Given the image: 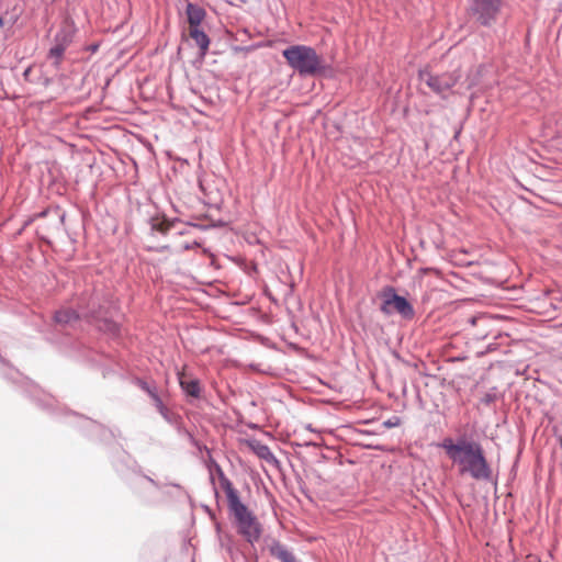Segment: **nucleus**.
<instances>
[{
  "mask_svg": "<svg viewBox=\"0 0 562 562\" xmlns=\"http://www.w3.org/2000/svg\"><path fill=\"white\" fill-rule=\"evenodd\" d=\"M437 447L445 450L448 459L458 468L460 475L485 483L494 481L493 469L479 441L469 440L465 436L457 439L445 437Z\"/></svg>",
  "mask_w": 562,
  "mask_h": 562,
  "instance_id": "nucleus-1",
  "label": "nucleus"
},
{
  "mask_svg": "<svg viewBox=\"0 0 562 562\" xmlns=\"http://www.w3.org/2000/svg\"><path fill=\"white\" fill-rule=\"evenodd\" d=\"M215 469L221 487L226 494L228 512L233 517L236 530L248 543L254 546L260 539L261 525L255 514L241 502L237 490L225 475L220 464L215 463Z\"/></svg>",
  "mask_w": 562,
  "mask_h": 562,
  "instance_id": "nucleus-2",
  "label": "nucleus"
},
{
  "mask_svg": "<svg viewBox=\"0 0 562 562\" xmlns=\"http://www.w3.org/2000/svg\"><path fill=\"white\" fill-rule=\"evenodd\" d=\"M110 306L111 302L104 301L102 303L97 295H90L89 297L82 295L78 299L76 308L70 307L55 312L54 321L58 325H72L80 318L103 321V326L100 328L112 335H117L120 334L119 324L108 318L111 315Z\"/></svg>",
  "mask_w": 562,
  "mask_h": 562,
  "instance_id": "nucleus-3",
  "label": "nucleus"
},
{
  "mask_svg": "<svg viewBox=\"0 0 562 562\" xmlns=\"http://www.w3.org/2000/svg\"><path fill=\"white\" fill-rule=\"evenodd\" d=\"M289 66L302 77H315L326 70V65L321 55L311 46L292 45L282 52Z\"/></svg>",
  "mask_w": 562,
  "mask_h": 562,
  "instance_id": "nucleus-4",
  "label": "nucleus"
},
{
  "mask_svg": "<svg viewBox=\"0 0 562 562\" xmlns=\"http://www.w3.org/2000/svg\"><path fill=\"white\" fill-rule=\"evenodd\" d=\"M380 300V312L385 316L398 314L403 319L411 321L415 317L413 304L404 296L397 293L394 286L386 285L376 293Z\"/></svg>",
  "mask_w": 562,
  "mask_h": 562,
  "instance_id": "nucleus-5",
  "label": "nucleus"
},
{
  "mask_svg": "<svg viewBox=\"0 0 562 562\" xmlns=\"http://www.w3.org/2000/svg\"><path fill=\"white\" fill-rule=\"evenodd\" d=\"M0 364L2 368L0 369V375L7 380L10 381L12 384L15 385V389L18 392H20L21 395H23L25 398L30 400L31 403L35 401L33 396V391L35 389L34 382L25 376L22 372H20L18 369L12 367L10 362L4 359L0 355Z\"/></svg>",
  "mask_w": 562,
  "mask_h": 562,
  "instance_id": "nucleus-6",
  "label": "nucleus"
},
{
  "mask_svg": "<svg viewBox=\"0 0 562 562\" xmlns=\"http://www.w3.org/2000/svg\"><path fill=\"white\" fill-rule=\"evenodd\" d=\"M420 79L434 92L441 94L445 91L451 89L458 82V80L460 79V74L458 71H453L435 76L429 72H422Z\"/></svg>",
  "mask_w": 562,
  "mask_h": 562,
  "instance_id": "nucleus-7",
  "label": "nucleus"
},
{
  "mask_svg": "<svg viewBox=\"0 0 562 562\" xmlns=\"http://www.w3.org/2000/svg\"><path fill=\"white\" fill-rule=\"evenodd\" d=\"M68 417L71 418V424L79 426L87 432V435L91 437H98L101 440H106L109 437L113 436L111 430L106 429L103 425L86 416L78 415L76 413H70L68 414Z\"/></svg>",
  "mask_w": 562,
  "mask_h": 562,
  "instance_id": "nucleus-8",
  "label": "nucleus"
},
{
  "mask_svg": "<svg viewBox=\"0 0 562 562\" xmlns=\"http://www.w3.org/2000/svg\"><path fill=\"white\" fill-rule=\"evenodd\" d=\"M501 9V0H474L473 11L483 25H490Z\"/></svg>",
  "mask_w": 562,
  "mask_h": 562,
  "instance_id": "nucleus-9",
  "label": "nucleus"
},
{
  "mask_svg": "<svg viewBox=\"0 0 562 562\" xmlns=\"http://www.w3.org/2000/svg\"><path fill=\"white\" fill-rule=\"evenodd\" d=\"M138 385L143 391H145L150 398L154 401L155 406L157 407L160 415L167 420L168 423L172 424L173 419L168 411V408L165 406L162 400L160 398L159 394L157 393V390L155 386L149 385L144 380H138Z\"/></svg>",
  "mask_w": 562,
  "mask_h": 562,
  "instance_id": "nucleus-10",
  "label": "nucleus"
},
{
  "mask_svg": "<svg viewBox=\"0 0 562 562\" xmlns=\"http://www.w3.org/2000/svg\"><path fill=\"white\" fill-rule=\"evenodd\" d=\"M247 446L259 459L270 464H277L279 462L271 449L260 440L249 439L247 440Z\"/></svg>",
  "mask_w": 562,
  "mask_h": 562,
  "instance_id": "nucleus-11",
  "label": "nucleus"
},
{
  "mask_svg": "<svg viewBox=\"0 0 562 562\" xmlns=\"http://www.w3.org/2000/svg\"><path fill=\"white\" fill-rule=\"evenodd\" d=\"M179 384L187 397L200 398L202 393L201 383L198 379H186L183 374H179Z\"/></svg>",
  "mask_w": 562,
  "mask_h": 562,
  "instance_id": "nucleus-12",
  "label": "nucleus"
},
{
  "mask_svg": "<svg viewBox=\"0 0 562 562\" xmlns=\"http://www.w3.org/2000/svg\"><path fill=\"white\" fill-rule=\"evenodd\" d=\"M268 549L270 554L280 562H297L293 552L278 540H272Z\"/></svg>",
  "mask_w": 562,
  "mask_h": 562,
  "instance_id": "nucleus-13",
  "label": "nucleus"
},
{
  "mask_svg": "<svg viewBox=\"0 0 562 562\" xmlns=\"http://www.w3.org/2000/svg\"><path fill=\"white\" fill-rule=\"evenodd\" d=\"M186 12L188 16L189 27L200 26L201 22L205 18L204 9L193 3H188Z\"/></svg>",
  "mask_w": 562,
  "mask_h": 562,
  "instance_id": "nucleus-14",
  "label": "nucleus"
},
{
  "mask_svg": "<svg viewBox=\"0 0 562 562\" xmlns=\"http://www.w3.org/2000/svg\"><path fill=\"white\" fill-rule=\"evenodd\" d=\"M189 36L199 46L201 55L204 56L209 49L210 38L209 36L198 27H189Z\"/></svg>",
  "mask_w": 562,
  "mask_h": 562,
  "instance_id": "nucleus-15",
  "label": "nucleus"
},
{
  "mask_svg": "<svg viewBox=\"0 0 562 562\" xmlns=\"http://www.w3.org/2000/svg\"><path fill=\"white\" fill-rule=\"evenodd\" d=\"M56 401L53 397H48L47 400L40 398V394L37 393V408H42L47 412H54L56 409Z\"/></svg>",
  "mask_w": 562,
  "mask_h": 562,
  "instance_id": "nucleus-16",
  "label": "nucleus"
},
{
  "mask_svg": "<svg viewBox=\"0 0 562 562\" xmlns=\"http://www.w3.org/2000/svg\"><path fill=\"white\" fill-rule=\"evenodd\" d=\"M64 52H65V45L56 44L54 47H52L49 49L48 57L54 59V64H58Z\"/></svg>",
  "mask_w": 562,
  "mask_h": 562,
  "instance_id": "nucleus-17",
  "label": "nucleus"
},
{
  "mask_svg": "<svg viewBox=\"0 0 562 562\" xmlns=\"http://www.w3.org/2000/svg\"><path fill=\"white\" fill-rule=\"evenodd\" d=\"M133 472H134V473H136V474H139L143 481H146L147 483H149V484H150L151 486H154L155 488L160 490V488L162 487V485H161L159 482L155 481V480H154V479H151L150 476L143 475V474L140 473V468H139V467H135V469L133 470Z\"/></svg>",
  "mask_w": 562,
  "mask_h": 562,
  "instance_id": "nucleus-18",
  "label": "nucleus"
},
{
  "mask_svg": "<svg viewBox=\"0 0 562 562\" xmlns=\"http://www.w3.org/2000/svg\"><path fill=\"white\" fill-rule=\"evenodd\" d=\"M494 390H495V389H493V390H491V391L486 392V393L483 395V397L481 398V403H482V404H484V405L488 406V405H491L492 403H494V402L496 401L497 395H496V393H495V391H494Z\"/></svg>",
  "mask_w": 562,
  "mask_h": 562,
  "instance_id": "nucleus-19",
  "label": "nucleus"
},
{
  "mask_svg": "<svg viewBox=\"0 0 562 562\" xmlns=\"http://www.w3.org/2000/svg\"><path fill=\"white\" fill-rule=\"evenodd\" d=\"M401 425V418L398 416H392L383 422L385 428H394Z\"/></svg>",
  "mask_w": 562,
  "mask_h": 562,
  "instance_id": "nucleus-20",
  "label": "nucleus"
},
{
  "mask_svg": "<svg viewBox=\"0 0 562 562\" xmlns=\"http://www.w3.org/2000/svg\"><path fill=\"white\" fill-rule=\"evenodd\" d=\"M169 485L176 490V494H175L176 497L181 498V497L188 496L187 491L180 484L170 483Z\"/></svg>",
  "mask_w": 562,
  "mask_h": 562,
  "instance_id": "nucleus-21",
  "label": "nucleus"
},
{
  "mask_svg": "<svg viewBox=\"0 0 562 562\" xmlns=\"http://www.w3.org/2000/svg\"><path fill=\"white\" fill-rule=\"evenodd\" d=\"M486 319V317L484 315H474V316H471L468 322L470 325L472 326H475L477 323L482 322Z\"/></svg>",
  "mask_w": 562,
  "mask_h": 562,
  "instance_id": "nucleus-22",
  "label": "nucleus"
},
{
  "mask_svg": "<svg viewBox=\"0 0 562 562\" xmlns=\"http://www.w3.org/2000/svg\"><path fill=\"white\" fill-rule=\"evenodd\" d=\"M425 274L428 277V278H434V279H439L441 278L440 277V272L438 270H435V269H427L425 270Z\"/></svg>",
  "mask_w": 562,
  "mask_h": 562,
  "instance_id": "nucleus-23",
  "label": "nucleus"
},
{
  "mask_svg": "<svg viewBox=\"0 0 562 562\" xmlns=\"http://www.w3.org/2000/svg\"><path fill=\"white\" fill-rule=\"evenodd\" d=\"M494 284L497 285V288H501L503 290H509L512 292H517L518 290L521 289V284L520 285L514 284V286H512V288H505L504 286L505 283H502V282L494 283Z\"/></svg>",
  "mask_w": 562,
  "mask_h": 562,
  "instance_id": "nucleus-24",
  "label": "nucleus"
},
{
  "mask_svg": "<svg viewBox=\"0 0 562 562\" xmlns=\"http://www.w3.org/2000/svg\"><path fill=\"white\" fill-rule=\"evenodd\" d=\"M158 228H159L161 232H168V231L172 229V228H173V226H172V225H169V224L165 225L164 223H160Z\"/></svg>",
  "mask_w": 562,
  "mask_h": 562,
  "instance_id": "nucleus-25",
  "label": "nucleus"
},
{
  "mask_svg": "<svg viewBox=\"0 0 562 562\" xmlns=\"http://www.w3.org/2000/svg\"><path fill=\"white\" fill-rule=\"evenodd\" d=\"M285 284L288 285V291H289V293H292V292L294 291V285H295V283L290 282V283H285Z\"/></svg>",
  "mask_w": 562,
  "mask_h": 562,
  "instance_id": "nucleus-26",
  "label": "nucleus"
},
{
  "mask_svg": "<svg viewBox=\"0 0 562 562\" xmlns=\"http://www.w3.org/2000/svg\"><path fill=\"white\" fill-rule=\"evenodd\" d=\"M186 434L188 435V437H189L190 441H191L193 445H195V443H196V440L194 439L193 435H192L191 432H189V431H186Z\"/></svg>",
  "mask_w": 562,
  "mask_h": 562,
  "instance_id": "nucleus-27",
  "label": "nucleus"
},
{
  "mask_svg": "<svg viewBox=\"0 0 562 562\" xmlns=\"http://www.w3.org/2000/svg\"><path fill=\"white\" fill-rule=\"evenodd\" d=\"M4 24L3 19L0 16V27H2Z\"/></svg>",
  "mask_w": 562,
  "mask_h": 562,
  "instance_id": "nucleus-28",
  "label": "nucleus"
}]
</instances>
